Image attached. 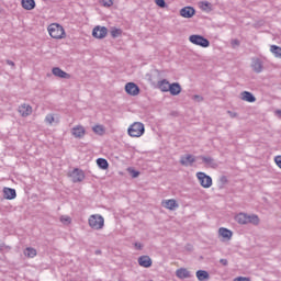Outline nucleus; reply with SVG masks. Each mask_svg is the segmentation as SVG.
I'll return each mask as SVG.
<instances>
[{
    "label": "nucleus",
    "instance_id": "f257e3e1",
    "mask_svg": "<svg viewBox=\"0 0 281 281\" xmlns=\"http://www.w3.org/2000/svg\"><path fill=\"white\" fill-rule=\"evenodd\" d=\"M127 133L130 137H142L144 133H146V128L144 127V123L142 122H135L133 123L128 130Z\"/></svg>",
    "mask_w": 281,
    "mask_h": 281
},
{
    "label": "nucleus",
    "instance_id": "f03ea898",
    "mask_svg": "<svg viewBox=\"0 0 281 281\" xmlns=\"http://www.w3.org/2000/svg\"><path fill=\"white\" fill-rule=\"evenodd\" d=\"M48 33L52 38H65V29L60 24L53 23L48 25Z\"/></svg>",
    "mask_w": 281,
    "mask_h": 281
},
{
    "label": "nucleus",
    "instance_id": "7ed1b4c3",
    "mask_svg": "<svg viewBox=\"0 0 281 281\" xmlns=\"http://www.w3.org/2000/svg\"><path fill=\"white\" fill-rule=\"evenodd\" d=\"M88 223L92 229H102L104 227V217L99 214L91 215Z\"/></svg>",
    "mask_w": 281,
    "mask_h": 281
},
{
    "label": "nucleus",
    "instance_id": "20e7f679",
    "mask_svg": "<svg viewBox=\"0 0 281 281\" xmlns=\"http://www.w3.org/2000/svg\"><path fill=\"white\" fill-rule=\"evenodd\" d=\"M189 41L199 47H210V40L205 38L203 35H191L189 36Z\"/></svg>",
    "mask_w": 281,
    "mask_h": 281
},
{
    "label": "nucleus",
    "instance_id": "39448f33",
    "mask_svg": "<svg viewBox=\"0 0 281 281\" xmlns=\"http://www.w3.org/2000/svg\"><path fill=\"white\" fill-rule=\"evenodd\" d=\"M196 177L202 188H212V177L207 176L205 172H198Z\"/></svg>",
    "mask_w": 281,
    "mask_h": 281
},
{
    "label": "nucleus",
    "instance_id": "423d86ee",
    "mask_svg": "<svg viewBox=\"0 0 281 281\" xmlns=\"http://www.w3.org/2000/svg\"><path fill=\"white\" fill-rule=\"evenodd\" d=\"M70 178L72 179V183H80L81 181H85V171L76 168L71 171Z\"/></svg>",
    "mask_w": 281,
    "mask_h": 281
},
{
    "label": "nucleus",
    "instance_id": "0eeeda50",
    "mask_svg": "<svg viewBox=\"0 0 281 281\" xmlns=\"http://www.w3.org/2000/svg\"><path fill=\"white\" fill-rule=\"evenodd\" d=\"M109 30L106 26H95L92 31V36L94 38H104L108 34Z\"/></svg>",
    "mask_w": 281,
    "mask_h": 281
},
{
    "label": "nucleus",
    "instance_id": "6e6552de",
    "mask_svg": "<svg viewBox=\"0 0 281 281\" xmlns=\"http://www.w3.org/2000/svg\"><path fill=\"white\" fill-rule=\"evenodd\" d=\"M196 14V10L193 7H184L180 10V16L183 19H192Z\"/></svg>",
    "mask_w": 281,
    "mask_h": 281
},
{
    "label": "nucleus",
    "instance_id": "1a4fd4ad",
    "mask_svg": "<svg viewBox=\"0 0 281 281\" xmlns=\"http://www.w3.org/2000/svg\"><path fill=\"white\" fill-rule=\"evenodd\" d=\"M125 91L128 95H139V87L134 82L126 83Z\"/></svg>",
    "mask_w": 281,
    "mask_h": 281
},
{
    "label": "nucleus",
    "instance_id": "9d476101",
    "mask_svg": "<svg viewBox=\"0 0 281 281\" xmlns=\"http://www.w3.org/2000/svg\"><path fill=\"white\" fill-rule=\"evenodd\" d=\"M196 161V158L190 154H186V155H182L180 157V164L181 166H192V164H194Z\"/></svg>",
    "mask_w": 281,
    "mask_h": 281
},
{
    "label": "nucleus",
    "instance_id": "9b49d317",
    "mask_svg": "<svg viewBox=\"0 0 281 281\" xmlns=\"http://www.w3.org/2000/svg\"><path fill=\"white\" fill-rule=\"evenodd\" d=\"M18 111L22 117H29V115H32V108L27 103L21 104Z\"/></svg>",
    "mask_w": 281,
    "mask_h": 281
},
{
    "label": "nucleus",
    "instance_id": "f8f14e48",
    "mask_svg": "<svg viewBox=\"0 0 281 281\" xmlns=\"http://www.w3.org/2000/svg\"><path fill=\"white\" fill-rule=\"evenodd\" d=\"M3 199H7L8 201H12V199H16V190L5 187L3 189Z\"/></svg>",
    "mask_w": 281,
    "mask_h": 281
},
{
    "label": "nucleus",
    "instance_id": "ddd939ff",
    "mask_svg": "<svg viewBox=\"0 0 281 281\" xmlns=\"http://www.w3.org/2000/svg\"><path fill=\"white\" fill-rule=\"evenodd\" d=\"M138 265L145 269H148L153 267V259H150L148 256H140L138 258Z\"/></svg>",
    "mask_w": 281,
    "mask_h": 281
},
{
    "label": "nucleus",
    "instance_id": "4468645a",
    "mask_svg": "<svg viewBox=\"0 0 281 281\" xmlns=\"http://www.w3.org/2000/svg\"><path fill=\"white\" fill-rule=\"evenodd\" d=\"M71 133L74 135V137H77L78 139H82V137H85V127L81 125H77L75 127H72Z\"/></svg>",
    "mask_w": 281,
    "mask_h": 281
},
{
    "label": "nucleus",
    "instance_id": "2eb2a0df",
    "mask_svg": "<svg viewBox=\"0 0 281 281\" xmlns=\"http://www.w3.org/2000/svg\"><path fill=\"white\" fill-rule=\"evenodd\" d=\"M53 75H55L57 78H65L66 80H69V78H71L70 74H67L65 70L55 67L53 68Z\"/></svg>",
    "mask_w": 281,
    "mask_h": 281
},
{
    "label": "nucleus",
    "instance_id": "dca6fc26",
    "mask_svg": "<svg viewBox=\"0 0 281 281\" xmlns=\"http://www.w3.org/2000/svg\"><path fill=\"white\" fill-rule=\"evenodd\" d=\"M200 158L202 159L203 164L209 166V168H218V164L216 160H214V158L206 156H200Z\"/></svg>",
    "mask_w": 281,
    "mask_h": 281
},
{
    "label": "nucleus",
    "instance_id": "f3484780",
    "mask_svg": "<svg viewBox=\"0 0 281 281\" xmlns=\"http://www.w3.org/2000/svg\"><path fill=\"white\" fill-rule=\"evenodd\" d=\"M218 235L222 236V238H224V240H232V236H234V233H232V231H229L225 227H221L218 229Z\"/></svg>",
    "mask_w": 281,
    "mask_h": 281
},
{
    "label": "nucleus",
    "instance_id": "a211bd4d",
    "mask_svg": "<svg viewBox=\"0 0 281 281\" xmlns=\"http://www.w3.org/2000/svg\"><path fill=\"white\" fill-rule=\"evenodd\" d=\"M176 276L177 278H179L180 280H186L188 278H191L192 276L190 274V271H188V269L186 268H180L176 271Z\"/></svg>",
    "mask_w": 281,
    "mask_h": 281
},
{
    "label": "nucleus",
    "instance_id": "6ab92c4d",
    "mask_svg": "<svg viewBox=\"0 0 281 281\" xmlns=\"http://www.w3.org/2000/svg\"><path fill=\"white\" fill-rule=\"evenodd\" d=\"M251 68L256 74H262V61L259 58L252 59Z\"/></svg>",
    "mask_w": 281,
    "mask_h": 281
},
{
    "label": "nucleus",
    "instance_id": "aec40b11",
    "mask_svg": "<svg viewBox=\"0 0 281 281\" xmlns=\"http://www.w3.org/2000/svg\"><path fill=\"white\" fill-rule=\"evenodd\" d=\"M158 89L161 90L164 93H168L170 90V82L168 79H162L158 81Z\"/></svg>",
    "mask_w": 281,
    "mask_h": 281
},
{
    "label": "nucleus",
    "instance_id": "412c9836",
    "mask_svg": "<svg viewBox=\"0 0 281 281\" xmlns=\"http://www.w3.org/2000/svg\"><path fill=\"white\" fill-rule=\"evenodd\" d=\"M169 92L171 95H179V93H181V85L178 82L170 83Z\"/></svg>",
    "mask_w": 281,
    "mask_h": 281
},
{
    "label": "nucleus",
    "instance_id": "4be33fe9",
    "mask_svg": "<svg viewBox=\"0 0 281 281\" xmlns=\"http://www.w3.org/2000/svg\"><path fill=\"white\" fill-rule=\"evenodd\" d=\"M164 207H166L167 210H177V207H179V204L177 203L176 200L171 199V200H165L162 202Z\"/></svg>",
    "mask_w": 281,
    "mask_h": 281
},
{
    "label": "nucleus",
    "instance_id": "5701e85b",
    "mask_svg": "<svg viewBox=\"0 0 281 281\" xmlns=\"http://www.w3.org/2000/svg\"><path fill=\"white\" fill-rule=\"evenodd\" d=\"M236 221L237 223H239V225H247L249 224V215H247L246 213H239L236 216Z\"/></svg>",
    "mask_w": 281,
    "mask_h": 281
},
{
    "label": "nucleus",
    "instance_id": "b1692460",
    "mask_svg": "<svg viewBox=\"0 0 281 281\" xmlns=\"http://www.w3.org/2000/svg\"><path fill=\"white\" fill-rule=\"evenodd\" d=\"M241 100L245 102H256V97L249 91L241 92Z\"/></svg>",
    "mask_w": 281,
    "mask_h": 281
},
{
    "label": "nucleus",
    "instance_id": "393cba45",
    "mask_svg": "<svg viewBox=\"0 0 281 281\" xmlns=\"http://www.w3.org/2000/svg\"><path fill=\"white\" fill-rule=\"evenodd\" d=\"M21 3L24 10H34V8H36V2L34 0H22Z\"/></svg>",
    "mask_w": 281,
    "mask_h": 281
},
{
    "label": "nucleus",
    "instance_id": "a878e982",
    "mask_svg": "<svg viewBox=\"0 0 281 281\" xmlns=\"http://www.w3.org/2000/svg\"><path fill=\"white\" fill-rule=\"evenodd\" d=\"M195 276L199 281L210 280V273L205 270H198Z\"/></svg>",
    "mask_w": 281,
    "mask_h": 281
},
{
    "label": "nucleus",
    "instance_id": "bb28decb",
    "mask_svg": "<svg viewBox=\"0 0 281 281\" xmlns=\"http://www.w3.org/2000/svg\"><path fill=\"white\" fill-rule=\"evenodd\" d=\"M97 166L101 169V170H108L109 169V161L104 158H98L97 159Z\"/></svg>",
    "mask_w": 281,
    "mask_h": 281
},
{
    "label": "nucleus",
    "instance_id": "cd10ccee",
    "mask_svg": "<svg viewBox=\"0 0 281 281\" xmlns=\"http://www.w3.org/2000/svg\"><path fill=\"white\" fill-rule=\"evenodd\" d=\"M270 52L276 56V58H281V47L277 45L270 46Z\"/></svg>",
    "mask_w": 281,
    "mask_h": 281
},
{
    "label": "nucleus",
    "instance_id": "c85d7f7f",
    "mask_svg": "<svg viewBox=\"0 0 281 281\" xmlns=\"http://www.w3.org/2000/svg\"><path fill=\"white\" fill-rule=\"evenodd\" d=\"M24 256H26V258H34L36 256V249L31 247L26 248L24 250Z\"/></svg>",
    "mask_w": 281,
    "mask_h": 281
},
{
    "label": "nucleus",
    "instance_id": "c756f323",
    "mask_svg": "<svg viewBox=\"0 0 281 281\" xmlns=\"http://www.w3.org/2000/svg\"><path fill=\"white\" fill-rule=\"evenodd\" d=\"M200 8L204 12H210V10H212V4L207 1H202V2H200Z\"/></svg>",
    "mask_w": 281,
    "mask_h": 281
},
{
    "label": "nucleus",
    "instance_id": "7c9ffc66",
    "mask_svg": "<svg viewBox=\"0 0 281 281\" xmlns=\"http://www.w3.org/2000/svg\"><path fill=\"white\" fill-rule=\"evenodd\" d=\"M248 223H251V225H258V223H260V218L258 215H248Z\"/></svg>",
    "mask_w": 281,
    "mask_h": 281
},
{
    "label": "nucleus",
    "instance_id": "2f4dec72",
    "mask_svg": "<svg viewBox=\"0 0 281 281\" xmlns=\"http://www.w3.org/2000/svg\"><path fill=\"white\" fill-rule=\"evenodd\" d=\"M121 35H122V30H120V29H113L111 31L112 38H117V36H121Z\"/></svg>",
    "mask_w": 281,
    "mask_h": 281
},
{
    "label": "nucleus",
    "instance_id": "473e14b6",
    "mask_svg": "<svg viewBox=\"0 0 281 281\" xmlns=\"http://www.w3.org/2000/svg\"><path fill=\"white\" fill-rule=\"evenodd\" d=\"M92 131L94 133H97V135H102V133H104V127H102V125H95Z\"/></svg>",
    "mask_w": 281,
    "mask_h": 281
},
{
    "label": "nucleus",
    "instance_id": "72a5a7b5",
    "mask_svg": "<svg viewBox=\"0 0 281 281\" xmlns=\"http://www.w3.org/2000/svg\"><path fill=\"white\" fill-rule=\"evenodd\" d=\"M46 124H52L53 122H56V117H54V114H47L45 117Z\"/></svg>",
    "mask_w": 281,
    "mask_h": 281
},
{
    "label": "nucleus",
    "instance_id": "f704fd0d",
    "mask_svg": "<svg viewBox=\"0 0 281 281\" xmlns=\"http://www.w3.org/2000/svg\"><path fill=\"white\" fill-rule=\"evenodd\" d=\"M101 5L104 8H111V5H113V0H101Z\"/></svg>",
    "mask_w": 281,
    "mask_h": 281
},
{
    "label": "nucleus",
    "instance_id": "c9c22d12",
    "mask_svg": "<svg viewBox=\"0 0 281 281\" xmlns=\"http://www.w3.org/2000/svg\"><path fill=\"white\" fill-rule=\"evenodd\" d=\"M155 3L158 8H166V0H155Z\"/></svg>",
    "mask_w": 281,
    "mask_h": 281
},
{
    "label": "nucleus",
    "instance_id": "e433bc0d",
    "mask_svg": "<svg viewBox=\"0 0 281 281\" xmlns=\"http://www.w3.org/2000/svg\"><path fill=\"white\" fill-rule=\"evenodd\" d=\"M130 175L133 177V179H137V177H139V171L130 169Z\"/></svg>",
    "mask_w": 281,
    "mask_h": 281
},
{
    "label": "nucleus",
    "instance_id": "4c0bfd02",
    "mask_svg": "<svg viewBox=\"0 0 281 281\" xmlns=\"http://www.w3.org/2000/svg\"><path fill=\"white\" fill-rule=\"evenodd\" d=\"M5 64L11 67V69H15L16 65L14 64V61L10 60V59H7L5 60Z\"/></svg>",
    "mask_w": 281,
    "mask_h": 281
},
{
    "label": "nucleus",
    "instance_id": "58836bf2",
    "mask_svg": "<svg viewBox=\"0 0 281 281\" xmlns=\"http://www.w3.org/2000/svg\"><path fill=\"white\" fill-rule=\"evenodd\" d=\"M274 162L277 164V166L281 169V156H277L274 158Z\"/></svg>",
    "mask_w": 281,
    "mask_h": 281
},
{
    "label": "nucleus",
    "instance_id": "ea45409f",
    "mask_svg": "<svg viewBox=\"0 0 281 281\" xmlns=\"http://www.w3.org/2000/svg\"><path fill=\"white\" fill-rule=\"evenodd\" d=\"M61 223H71V220L68 216L60 217Z\"/></svg>",
    "mask_w": 281,
    "mask_h": 281
},
{
    "label": "nucleus",
    "instance_id": "a19ab883",
    "mask_svg": "<svg viewBox=\"0 0 281 281\" xmlns=\"http://www.w3.org/2000/svg\"><path fill=\"white\" fill-rule=\"evenodd\" d=\"M234 281H251V280H249V278H247V277H238V278L234 279Z\"/></svg>",
    "mask_w": 281,
    "mask_h": 281
},
{
    "label": "nucleus",
    "instance_id": "79ce46f5",
    "mask_svg": "<svg viewBox=\"0 0 281 281\" xmlns=\"http://www.w3.org/2000/svg\"><path fill=\"white\" fill-rule=\"evenodd\" d=\"M231 117H238V113L228 111L227 112Z\"/></svg>",
    "mask_w": 281,
    "mask_h": 281
},
{
    "label": "nucleus",
    "instance_id": "37998d69",
    "mask_svg": "<svg viewBox=\"0 0 281 281\" xmlns=\"http://www.w3.org/2000/svg\"><path fill=\"white\" fill-rule=\"evenodd\" d=\"M220 262H221V265H223V267H227V265H228L227 259H221Z\"/></svg>",
    "mask_w": 281,
    "mask_h": 281
},
{
    "label": "nucleus",
    "instance_id": "c03bdc74",
    "mask_svg": "<svg viewBox=\"0 0 281 281\" xmlns=\"http://www.w3.org/2000/svg\"><path fill=\"white\" fill-rule=\"evenodd\" d=\"M232 45H240V42L238 40H233Z\"/></svg>",
    "mask_w": 281,
    "mask_h": 281
},
{
    "label": "nucleus",
    "instance_id": "a18cd8bd",
    "mask_svg": "<svg viewBox=\"0 0 281 281\" xmlns=\"http://www.w3.org/2000/svg\"><path fill=\"white\" fill-rule=\"evenodd\" d=\"M276 115H278V117H281V110H277Z\"/></svg>",
    "mask_w": 281,
    "mask_h": 281
},
{
    "label": "nucleus",
    "instance_id": "49530a36",
    "mask_svg": "<svg viewBox=\"0 0 281 281\" xmlns=\"http://www.w3.org/2000/svg\"><path fill=\"white\" fill-rule=\"evenodd\" d=\"M135 247H138V249H142V244H135Z\"/></svg>",
    "mask_w": 281,
    "mask_h": 281
},
{
    "label": "nucleus",
    "instance_id": "de8ad7c7",
    "mask_svg": "<svg viewBox=\"0 0 281 281\" xmlns=\"http://www.w3.org/2000/svg\"><path fill=\"white\" fill-rule=\"evenodd\" d=\"M195 98H199V95H195Z\"/></svg>",
    "mask_w": 281,
    "mask_h": 281
}]
</instances>
